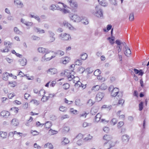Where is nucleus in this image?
Masks as SVG:
<instances>
[{"label": "nucleus", "mask_w": 149, "mask_h": 149, "mask_svg": "<svg viewBox=\"0 0 149 149\" xmlns=\"http://www.w3.org/2000/svg\"><path fill=\"white\" fill-rule=\"evenodd\" d=\"M91 125V123H88L87 122H84L83 124V126L84 127H86L87 126Z\"/></svg>", "instance_id": "obj_53"}, {"label": "nucleus", "mask_w": 149, "mask_h": 149, "mask_svg": "<svg viewBox=\"0 0 149 149\" xmlns=\"http://www.w3.org/2000/svg\"><path fill=\"white\" fill-rule=\"evenodd\" d=\"M110 3L114 5H116L117 4V3L116 0H109Z\"/></svg>", "instance_id": "obj_47"}, {"label": "nucleus", "mask_w": 149, "mask_h": 149, "mask_svg": "<svg viewBox=\"0 0 149 149\" xmlns=\"http://www.w3.org/2000/svg\"><path fill=\"white\" fill-rule=\"evenodd\" d=\"M14 3L17 5H19L21 7H23V4L19 0H14Z\"/></svg>", "instance_id": "obj_21"}, {"label": "nucleus", "mask_w": 149, "mask_h": 149, "mask_svg": "<svg viewBox=\"0 0 149 149\" xmlns=\"http://www.w3.org/2000/svg\"><path fill=\"white\" fill-rule=\"evenodd\" d=\"M34 147L35 148H37L38 149H40L41 147L39 145H38L36 143H35L34 144Z\"/></svg>", "instance_id": "obj_64"}, {"label": "nucleus", "mask_w": 149, "mask_h": 149, "mask_svg": "<svg viewBox=\"0 0 149 149\" xmlns=\"http://www.w3.org/2000/svg\"><path fill=\"white\" fill-rule=\"evenodd\" d=\"M10 110H15V112L16 113H17L18 112V110H19V109L17 108H16L15 107H13L11 108L10 109Z\"/></svg>", "instance_id": "obj_51"}, {"label": "nucleus", "mask_w": 149, "mask_h": 149, "mask_svg": "<svg viewBox=\"0 0 149 149\" xmlns=\"http://www.w3.org/2000/svg\"><path fill=\"white\" fill-rule=\"evenodd\" d=\"M59 37L61 40H71L70 36L66 33H62L59 35Z\"/></svg>", "instance_id": "obj_2"}, {"label": "nucleus", "mask_w": 149, "mask_h": 149, "mask_svg": "<svg viewBox=\"0 0 149 149\" xmlns=\"http://www.w3.org/2000/svg\"><path fill=\"white\" fill-rule=\"evenodd\" d=\"M14 31L17 34H20L22 33V32L20 31L17 27H14Z\"/></svg>", "instance_id": "obj_36"}, {"label": "nucleus", "mask_w": 149, "mask_h": 149, "mask_svg": "<svg viewBox=\"0 0 149 149\" xmlns=\"http://www.w3.org/2000/svg\"><path fill=\"white\" fill-rule=\"evenodd\" d=\"M124 125V123L123 121H120L119 122L117 125V127L118 128H120Z\"/></svg>", "instance_id": "obj_45"}, {"label": "nucleus", "mask_w": 149, "mask_h": 149, "mask_svg": "<svg viewBox=\"0 0 149 149\" xmlns=\"http://www.w3.org/2000/svg\"><path fill=\"white\" fill-rule=\"evenodd\" d=\"M91 12L98 17L100 18L103 16L102 10L99 7V6H96L95 10H91Z\"/></svg>", "instance_id": "obj_1"}, {"label": "nucleus", "mask_w": 149, "mask_h": 149, "mask_svg": "<svg viewBox=\"0 0 149 149\" xmlns=\"http://www.w3.org/2000/svg\"><path fill=\"white\" fill-rule=\"evenodd\" d=\"M124 49L125 50L124 52V54L126 56H128L131 53L130 49L128 47L127 48H125Z\"/></svg>", "instance_id": "obj_17"}, {"label": "nucleus", "mask_w": 149, "mask_h": 149, "mask_svg": "<svg viewBox=\"0 0 149 149\" xmlns=\"http://www.w3.org/2000/svg\"><path fill=\"white\" fill-rule=\"evenodd\" d=\"M107 39L109 40L111 45H113L114 43V40L113 39L111 38V37H108Z\"/></svg>", "instance_id": "obj_38"}, {"label": "nucleus", "mask_w": 149, "mask_h": 149, "mask_svg": "<svg viewBox=\"0 0 149 149\" xmlns=\"http://www.w3.org/2000/svg\"><path fill=\"white\" fill-rule=\"evenodd\" d=\"M20 64L22 66H24L26 65L27 63V60L26 59L24 58L22 59L19 60Z\"/></svg>", "instance_id": "obj_15"}, {"label": "nucleus", "mask_w": 149, "mask_h": 149, "mask_svg": "<svg viewBox=\"0 0 149 149\" xmlns=\"http://www.w3.org/2000/svg\"><path fill=\"white\" fill-rule=\"evenodd\" d=\"M100 86L99 85H97L93 86L92 88V90L94 91H98L100 88Z\"/></svg>", "instance_id": "obj_25"}, {"label": "nucleus", "mask_w": 149, "mask_h": 149, "mask_svg": "<svg viewBox=\"0 0 149 149\" xmlns=\"http://www.w3.org/2000/svg\"><path fill=\"white\" fill-rule=\"evenodd\" d=\"M103 138L104 139L108 141H111V140L112 139V137L109 135H105L104 136Z\"/></svg>", "instance_id": "obj_20"}, {"label": "nucleus", "mask_w": 149, "mask_h": 149, "mask_svg": "<svg viewBox=\"0 0 149 149\" xmlns=\"http://www.w3.org/2000/svg\"><path fill=\"white\" fill-rule=\"evenodd\" d=\"M48 32L49 35V36H54L55 35V33L51 31H49Z\"/></svg>", "instance_id": "obj_59"}, {"label": "nucleus", "mask_w": 149, "mask_h": 149, "mask_svg": "<svg viewBox=\"0 0 149 149\" xmlns=\"http://www.w3.org/2000/svg\"><path fill=\"white\" fill-rule=\"evenodd\" d=\"M32 24L33 23L32 22H27L25 25H26L27 26H31Z\"/></svg>", "instance_id": "obj_63"}, {"label": "nucleus", "mask_w": 149, "mask_h": 149, "mask_svg": "<svg viewBox=\"0 0 149 149\" xmlns=\"http://www.w3.org/2000/svg\"><path fill=\"white\" fill-rule=\"evenodd\" d=\"M70 73V71L69 70H67V71H64L63 74L65 76L67 77H68H68H69Z\"/></svg>", "instance_id": "obj_33"}, {"label": "nucleus", "mask_w": 149, "mask_h": 149, "mask_svg": "<svg viewBox=\"0 0 149 149\" xmlns=\"http://www.w3.org/2000/svg\"><path fill=\"white\" fill-rule=\"evenodd\" d=\"M65 59H64L63 61V64H66L67 63H68V61H69V60H67L66 59H68V57H66L65 58Z\"/></svg>", "instance_id": "obj_58"}, {"label": "nucleus", "mask_w": 149, "mask_h": 149, "mask_svg": "<svg viewBox=\"0 0 149 149\" xmlns=\"http://www.w3.org/2000/svg\"><path fill=\"white\" fill-rule=\"evenodd\" d=\"M94 102H93L91 99H90L87 102V104L89 106H92L94 104Z\"/></svg>", "instance_id": "obj_40"}, {"label": "nucleus", "mask_w": 149, "mask_h": 149, "mask_svg": "<svg viewBox=\"0 0 149 149\" xmlns=\"http://www.w3.org/2000/svg\"><path fill=\"white\" fill-rule=\"evenodd\" d=\"M56 10H57L61 11L62 10V8H61L63 7L65 8V6L64 4L60 2L58 3V4H56Z\"/></svg>", "instance_id": "obj_10"}, {"label": "nucleus", "mask_w": 149, "mask_h": 149, "mask_svg": "<svg viewBox=\"0 0 149 149\" xmlns=\"http://www.w3.org/2000/svg\"><path fill=\"white\" fill-rule=\"evenodd\" d=\"M143 103L141 102L139 104V110L140 111L142 110L143 109Z\"/></svg>", "instance_id": "obj_43"}, {"label": "nucleus", "mask_w": 149, "mask_h": 149, "mask_svg": "<svg viewBox=\"0 0 149 149\" xmlns=\"http://www.w3.org/2000/svg\"><path fill=\"white\" fill-rule=\"evenodd\" d=\"M11 124L14 126H16L19 124L18 120L15 118L13 119L11 121Z\"/></svg>", "instance_id": "obj_18"}, {"label": "nucleus", "mask_w": 149, "mask_h": 149, "mask_svg": "<svg viewBox=\"0 0 149 149\" xmlns=\"http://www.w3.org/2000/svg\"><path fill=\"white\" fill-rule=\"evenodd\" d=\"M124 102L125 101L124 100H119L118 102L117 103V105H118L119 104H122V105L124 103Z\"/></svg>", "instance_id": "obj_49"}, {"label": "nucleus", "mask_w": 149, "mask_h": 149, "mask_svg": "<svg viewBox=\"0 0 149 149\" xmlns=\"http://www.w3.org/2000/svg\"><path fill=\"white\" fill-rule=\"evenodd\" d=\"M69 142V141L68 139L65 138L64 140L62 141L61 144L63 145H65Z\"/></svg>", "instance_id": "obj_32"}, {"label": "nucleus", "mask_w": 149, "mask_h": 149, "mask_svg": "<svg viewBox=\"0 0 149 149\" xmlns=\"http://www.w3.org/2000/svg\"><path fill=\"white\" fill-rule=\"evenodd\" d=\"M70 85L68 83H65L63 84V88L65 90L68 89L70 87Z\"/></svg>", "instance_id": "obj_34"}, {"label": "nucleus", "mask_w": 149, "mask_h": 149, "mask_svg": "<svg viewBox=\"0 0 149 149\" xmlns=\"http://www.w3.org/2000/svg\"><path fill=\"white\" fill-rule=\"evenodd\" d=\"M15 96V95L14 93H10L8 95V97L10 99H11Z\"/></svg>", "instance_id": "obj_54"}, {"label": "nucleus", "mask_w": 149, "mask_h": 149, "mask_svg": "<svg viewBox=\"0 0 149 149\" xmlns=\"http://www.w3.org/2000/svg\"><path fill=\"white\" fill-rule=\"evenodd\" d=\"M75 103L76 105L80 106L81 105L80 100V99H76L75 101Z\"/></svg>", "instance_id": "obj_44"}, {"label": "nucleus", "mask_w": 149, "mask_h": 149, "mask_svg": "<svg viewBox=\"0 0 149 149\" xmlns=\"http://www.w3.org/2000/svg\"><path fill=\"white\" fill-rule=\"evenodd\" d=\"M32 38L33 40H40V38L35 36H32Z\"/></svg>", "instance_id": "obj_48"}, {"label": "nucleus", "mask_w": 149, "mask_h": 149, "mask_svg": "<svg viewBox=\"0 0 149 149\" xmlns=\"http://www.w3.org/2000/svg\"><path fill=\"white\" fill-rule=\"evenodd\" d=\"M101 118V115L100 113H97L95 117V119L96 122L99 121Z\"/></svg>", "instance_id": "obj_26"}, {"label": "nucleus", "mask_w": 149, "mask_h": 149, "mask_svg": "<svg viewBox=\"0 0 149 149\" xmlns=\"http://www.w3.org/2000/svg\"><path fill=\"white\" fill-rule=\"evenodd\" d=\"M6 60L9 63H11L13 62V60L11 59H10L8 58H6Z\"/></svg>", "instance_id": "obj_61"}, {"label": "nucleus", "mask_w": 149, "mask_h": 149, "mask_svg": "<svg viewBox=\"0 0 149 149\" xmlns=\"http://www.w3.org/2000/svg\"><path fill=\"white\" fill-rule=\"evenodd\" d=\"M117 120L116 118H113L111 121V124H113V125H114L117 123Z\"/></svg>", "instance_id": "obj_41"}, {"label": "nucleus", "mask_w": 149, "mask_h": 149, "mask_svg": "<svg viewBox=\"0 0 149 149\" xmlns=\"http://www.w3.org/2000/svg\"><path fill=\"white\" fill-rule=\"evenodd\" d=\"M65 103L68 104H72V101H69L68 100L66 99V98L65 99Z\"/></svg>", "instance_id": "obj_60"}, {"label": "nucleus", "mask_w": 149, "mask_h": 149, "mask_svg": "<svg viewBox=\"0 0 149 149\" xmlns=\"http://www.w3.org/2000/svg\"><path fill=\"white\" fill-rule=\"evenodd\" d=\"M119 91V90L118 88H114L111 90V95L113 97H116L118 94Z\"/></svg>", "instance_id": "obj_9"}, {"label": "nucleus", "mask_w": 149, "mask_h": 149, "mask_svg": "<svg viewBox=\"0 0 149 149\" xmlns=\"http://www.w3.org/2000/svg\"><path fill=\"white\" fill-rule=\"evenodd\" d=\"M121 45H122V46L124 47V48H127V46L126 45L125 43L124 42H121Z\"/></svg>", "instance_id": "obj_62"}, {"label": "nucleus", "mask_w": 149, "mask_h": 149, "mask_svg": "<svg viewBox=\"0 0 149 149\" xmlns=\"http://www.w3.org/2000/svg\"><path fill=\"white\" fill-rule=\"evenodd\" d=\"M100 86V88L102 90H105L107 88V86H106L104 84H102Z\"/></svg>", "instance_id": "obj_39"}, {"label": "nucleus", "mask_w": 149, "mask_h": 149, "mask_svg": "<svg viewBox=\"0 0 149 149\" xmlns=\"http://www.w3.org/2000/svg\"><path fill=\"white\" fill-rule=\"evenodd\" d=\"M63 24L64 26L68 27L70 29H73V27L72 26V25L66 21H64L63 22Z\"/></svg>", "instance_id": "obj_19"}, {"label": "nucleus", "mask_w": 149, "mask_h": 149, "mask_svg": "<svg viewBox=\"0 0 149 149\" xmlns=\"http://www.w3.org/2000/svg\"><path fill=\"white\" fill-rule=\"evenodd\" d=\"M10 43V42H5L4 45H6L8 44V45L6 46V48L5 49H3V50H1V51L3 52H8L9 51L8 49L11 47V43Z\"/></svg>", "instance_id": "obj_7"}, {"label": "nucleus", "mask_w": 149, "mask_h": 149, "mask_svg": "<svg viewBox=\"0 0 149 149\" xmlns=\"http://www.w3.org/2000/svg\"><path fill=\"white\" fill-rule=\"evenodd\" d=\"M66 108L65 107L61 106L59 108V110L62 111L64 112L66 111Z\"/></svg>", "instance_id": "obj_46"}, {"label": "nucleus", "mask_w": 149, "mask_h": 149, "mask_svg": "<svg viewBox=\"0 0 149 149\" xmlns=\"http://www.w3.org/2000/svg\"><path fill=\"white\" fill-rule=\"evenodd\" d=\"M38 50L39 52L43 54H48L50 52V51H49L48 49H45L42 47H40L38 48Z\"/></svg>", "instance_id": "obj_8"}, {"label": "nucleus", "mask_w": 149, "mask_h": 149, "mask_svg": "<svg viewBox=\"0 0 149 149\" xmlns=\"http://www.w3.org/2000/svg\"><path fill=\"white\" fill-rule=\"evenodd\" d=\"M47 54L45 53L44 56L42 57L41 61L42 62H44L48 61L51 59L54 58L55 56H52L50 58L48 57V56L47 55Z\"/></svg>", "instance_id": "obj_5"}, {"label": "nucleus", "mask_w": 149, "mask_h": 149, "mask_svg": "<svg viewBox=\"0 0 149 149\" xmlns=\"http://www.w3.org/2000/svg\"><path fill=\"white\" fill-rule=\"evenodd\" d=\"M49 37L50 38L49 42H51L54 41L55 40V38L54 37V36H49Z\"/></svg>", "instance_id": "obj_52"}, {"label": "nucleus", "mask_w": 149, "mask_h": 149, "mask_svg": "<svg viewBox=\"0 0 149 149\" xmlns=\"http://www.w3.org/2000/svg\"><path fill=\"white\" fill-rule=\"evenodd\" d=\"M50 132H51V134L53 135L56 134L58 132L57 131L53 130L52 129H50L49 130V133H50Z\"/></svg>", "instance_id": "obj_50"}, {"label": "nucleus", "mask_w": 149, "mask_h": 149, "mask_svg": "<svg viewBox=\"0 0 149 149\" xmlns=\"http://www.w3.org/2000/svg\"><path fill=\"white\" fill-rule=\"evenodd\" d=\"M80 58L82 60H85L87 58L88 55L86 54L85 53L81 54L80 56Z\"/></svg>", "instance_id": "obj_29"}, {"label": "nucleus", "mask_w": 149, "mask_h": 149, "mask_svg": "<svg viewBox=\"0 0 149 149\" xmlns=\"http://www.w3.org/2000/svg\"><path fill=\"white\" fill-rule=\"evenodd\" d=\"M70 19L75 22H80L81 17H79L76 14H74L73 15H70Z\"/></svg>", "instance_id": "obj_3"}, {"label": "nucleus", "mask_w": 149, "mask_h": 149, "mask_svg": "<svg viewBox=\"0 0 149 149\" xmlns=\"http://www.w3.org/2000/svg\"><path fill=\"white\" fill-rule=\"evenodd\" d=\"M49 72L51 74H56L57 72V70L56 69L54 68H50L47 71V73H49Z\"/></svg>", "instance_id": "obj_13"}, {"label": "nucleus", "mask_w": 149, "mask_h": 149, "mask_svg": "<svg viewBox=\"0 0 149 149\" xmlns=\"http://www.w3.org/2000/svg\"><path fill=\"white\" fill-rule=\"evenodd\" d=\"M134 19V15L133 13H131L129 17V19L130 21H132Z\"/></svg>", "instance_id": "obj_42"}, {"label": "nucleus", "mask_w": 149, "mask_h": 149, "mask_svg": "<svg viewBox=\"0 0 149 149\" xmlns=\"http://www.w3.org/2000/svg\"><path fill=\"white\" fill-rule=\"evenodd\" d=\"M0 114L3 117L6 118L10 115V113L8 111H3L1 112Z\"/></svg>", "instance_id": "obj_11"}, {"label": "nucleus", "mask_w": 149, "mask_h": 149, "mask_svg": "<svg viewBox=\"0 0 149 149\" xmlns=\"http://www.w3.org/2000/svg\"><path fill=\"white\" fill-rule=\"evenodd\" d=\"M99 4L103 6H106L108 5V3L105 0H97Z\"/></svg>", "instance_id": "obj_14"}, {"label": "nucleus", "mask_w": 149, "mask_h": 149, "mask_svg": "<svg viewBox=\"0 0 149 149\" xmlns=\"http://www.w3.org/2000/svg\"><path fill=\"white\" fill-rule=\"evenodd\" d=\"M71 71L73 73L72 74V72H70V75L68 77V80L69 81L71 80L72 79H74V76L73 74H74V72L73 71V70H71Z\"/></svg>", "instance_id": "obj_27"}, {"label": "nucleus", "mask_w": 149, "mask_h": 149, "mask_svg": "<svg viewBox=\"0 0 149 149\" xmlns=\"http://www.w3.org/2000/svg\"><path fill=\"white\" fill-rule=\"evenodd\" d=\"M104 96V94L103 92H99L96 95V99L97 101H101Z\"/></svg>", "instance_id": "obj_6"}, {"label": "nucleus", "mask_w": 149, "mask_h": 149, "mask_svg": "<svg viewBox=\"0 0 149 149\" xmlns=\"http://www.w3.org/2000/svg\"><path fill=\"white\" fill-rule=\"evenodd\" d=\"M80 21L85 25H87L88 24V22L87 18L85 17H81Z\"/></svg>", "instance_id": "obj_16"}, {"label": "nucleus", "mask_w": 149, "mask_h": 149, "mask_svg": "<svg viewBox=\"0 0 149 149\" xmlns=\"http://www.w3.org/2000/svg\"><path fill=\"white\" fill-rule=\"evenodd\" d=\"M130 139L129 136L127 134L123 135L122 137V141L124 142L127 143Z\"/></svg>", "instance_id": "obj_12"}, {"label": "nucleus", "mask_w": 149, "mask_h": 149, "mask_svg": "<svg viewBox=\"0 0 149 149\" xmlns=\"http://www.w3.org/2000/svg\"><path fill=\"white\" fill-rule=\"evenodd\" d=\"M82 60L81 58L76 59L75 62V65H81L82 63Z\"/></svg>", "instance_id": "obj_22"}, {"label": "nucleus", "mask_w": 149, "mask_h": 149, "mask_svg": "<svg viewBox=\"0 0 149 149\" xmlns=\"http://www.w3.org/2000/svg\"><path fill=\"white\" fill-rule=\"evenodd\" d=\"M52 125V124L50 122H47L45 124V128L47 129H49L50 128Z\"/></svg>", "instance_id": "obj_30"}, {"label": "nucleus", "mask_w": 149, "mask_h": 149, "mask_svg": "<svg viewBox=\"0 0 149 149\" xmlns=\"http://www.w3.org/2000/svg\"><path fill=\"white\" fill-rule=\"evenodd\" d=\"M9 73L6 72L3 74V79L5 80H8V76Z\"/></svg>", "instance_id": "obj_35"}, {"label": "nucleus", "mask_w": 149, "mask_h": 149, "mask_svg": "<svg viewBox=\"0 0 149 149\" xmlns=\"http://www.w3.org/2000/svg\"><path fill=\"white\" fill-rule=\"evenodd\" d=\"M115 144L116 143L115 142H113L112 141H109L106 142L104 143V146H107L108 148L107 149H111V148L114 146Z\"/></svg>", "instance_id": "obj_4"}, {"label": "nucleus", "mask_w": 149, "mask_h": 149, "mask_svg": "<svg viewBox=\"0 0 149 149\" xmlns=\"http://www.w3.org/2000/svg\"><path fill=\"white\" fill-rule=\"evenodd\" d=\"M34 30L36 32H39L40 33V32L41 31V29L39 28H38L36 27H34L33 28Z\"/></svg>", "instance_id": "obj_55"}, {"label": "nucleus", "mask_w": 149, "mask_h": 149, "mask_svg": "<svg viewBox=\"0 0 149 149\" xmlns=\"http://www.w3.org/2000/svg\"><path fill=\"white\" fill-rule=\"evenodd\" d=\"M45 148H48L49 149H53V146L52 145L51 143H47L45 144L44 145Z\"/></svg>", "instance_id": "obj_23"}, {"label": "nucleus", "mask_w": 149, "mask_h": 149, "mask_svg": "<svg viewBox=\"0 0 149 149\" xmlns=\"http://www.w3.org/2000/svg\"><path fill=\"white\" fill-rule=\"evenodd\" d=\"M85 69L83 67H79L78 69V71L80 72V73H83L85 71Z\"/></svg>", "instance_id": "obj_37"}, {"label": "nucleus", "mask_w": 149, "mask_h": 149, "mask_svg": "<svg viewBox=\"0 0 149 149\" xmlns=\"http://www.w3.org/2000/svg\"><path fill=\"white\" fill-rule=\"evenodd\" d=\"M71 7L72 8H76L77 7V3L74 2V0L69 4Z\"/></svg>", "instance_id": "obj_24"}, {"label": "nucleus", "mask_w": 149, "mask_h": 149, "mask_svg": "<svg viewBox=\"0 0 149 149\" xmlns=\"http://www.w3.org/2000/svg\"><path fill=\"white\" fill-rule=\"evenodd\" d=\"M45 93V91L43 89H41L38 93V95L39 96H43Z\"/></svg>", "instance_id": "obj_31"}, {"label": "nucleus", "mask_w": 149, "mask_h": 149, "mask_svg": "<svg viewBox=\"0 0 149 149\" xmlns=\"http://www.w3.org/2000/svg\"><path fill=\"white\" fill-rule=\"evenodd\" d=\"M46 96L45 95L43 96L41 98V100L44 102H46L47 100V98H46Z\"/></svg>", "instance_id": "obj_57"}, {"label": "nucleus", "mask_w": 149, "mask_h": 149, "mask_svg": "<svg viewBox=\"0 0 149 149\" xmlns=\"http://www.w3.org/2000/svg\"><path fill=\"white\" fill-rule=\"evenodd\" d=\"M56 5L54 4H52L50 6V9L51 10H56Z\"/></svg>", "instance_id": "obj_56"}, {"label": "nucleus", "mask_w": 149, "mask_h": 149, "mask_svg": "<svg viewBox=\"0 0 149 149\" xmlns=\"http://www.w3.org/2000/svg\"><path fill=\"white\" fill-rule=\"evenodd\" d=\"M7 133L6 132H0V135L1 137L5 138H6L7 136Z\"/></svg>", "instance_id": "obj_28"}]
</instances>
